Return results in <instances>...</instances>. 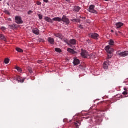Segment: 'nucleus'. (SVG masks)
<instances>
[{
    "mask_svg": "<svg viewBox=\"0 0 128 128\" xmlns=\"http://www.w3.org/2000/svg\"><path fill=\"white\" fill-rule=\"evenodd\" d=\"M40 20H42V16L41 14L38 15Z\"/></svg>",
    "mask_w": 128,
    "mask_h": 128,
    "instance_id": "34",
    "label": "nucleus"
},
{
    "mask_svg": "<svg viewBox=\"0 0 128 128\" xmlns=\"http://www.w3.org/2000/svg\"><path fill=\"white\" fill-rule=\"evenodd\" d=\"M105 50L108 54H112L114 52V49L110 48V46H108L105 48Z\"/></svg>",
    "mask_w": 128,
    "mask_h": 128,
    "instance_id": "4",
    "label": "nucleus"
},
{
    "mask_svg": "<svg viewBox=\"0 0 128 128\" xmlns=\"http://www.w3.org/2000/svg\"><path fill=\"white\" fill-rule=\"evenodd\" d=\"M80 68H82V66H80Z\"/></svg>",
    "mask_w": 128,
    "mask_h": 128,
    "instance_id": "43",
    "label": "nucleus"
},
{
    "mask_svg": "<svg viewBox=\"0 0 128 128\" xmlns=\"http://www.w3.org/2000/svg\"><path fill=\"white\" fill-rule=\"evenodd\" d=\"M45 20H46V22H50L51 24H53L52 20L48 17H45Z\"/></svg>",
    "mask_w": 128,
    "mask_h": 128,
    "instance_id": "19",
    "label": "nucleus"
},
{
    "mask_svg": "<svg viewBox=\"0 0 128 128\" xmlns=\"http://www.w3.org/2000/svg\"><path fill=\"white\" fill-rule=\"evenodd\" d=\"M79 28H80L81 30H82V28H84V27H82V25H80V26H79Z\"/></svg>",
    "mask_w": 128,
    "mask_h": 128,
    "instance_id": "38",
    "label": "nucleus"
},
{
    "mask_svg": "<svg viewBox=\"0 0 128 128\" xmlns=\"http://www.w3.org/2000/svg\"><path fill=\"white\" fill-rule=\"evenodd\" d=\"M73 63L74 66H78L80 64V62L78 59H74Z\"/></svg>",
    "mask_w": 128,
    "mask_h": 128,
    "instance_id": "15",
    "label": "nucleus"
},
{
    "mask_svg": "<svg viewBox=\"0 0 128 128\" xmlns=\"http://www.w3.org/2000/svg\"><path fill=\"white\" fill-rule=\"evenodd\" d=\"M124 90L125 92H123L122 94L124 96H126V94H128V90L126 88H124Z\"/></svg>",
    "mask_w": 128,
    "mask_h": 128,
    "instance_id": "25",
    "label": "nucleus"
},
{
    "mask_svg": "<svg viewBox=\"0 0 128 128\" xmlns=\"http://www.w3.org/2000/svg\"><path fill=\"white\" fill-rule=\"evenodd\" d=\"M75 44H76V40L74 39H72L70 40L69 44H68V46H74Z\"/></svg>",
    "mask_w": 128,
    "mask_h": 128,
    "instance_id": "7",
    "label": "nucleus"
},
{
    "mask_svg": "<svg viewBox=\"0 0 128 128\" xmlns=\"http://www.w3.org/2000/svg\"><path fill=\"white\" fill-rule=\"evenodd\" d=\"M37 4H38V6H41L42 5V2H37Z\"/></svg>",
    "mask_w": 128,
    "mask_h": 128,
    "instance_id": "35",
    "label": "nucleus"
},
{
    "mask_svg": "<svg viewBox=\"0 0 128 128\" xmlns=\"http://www.w3.org/2000/svg\"><path fill=\"white\" fill-rule=\"evenodd\" d=\"M44 2H46V4H48V0H44Z\"/></svg>",
    "mask_w": 128,
    "mask_h": 128,
    "instance_id": "39",
    "label": "nucleus"
},
{
    "mask_svg": "<svg viewBox=\"0 0 128 128\" xmlns=\"http://www.w3.org/2000/svg\"><path fill=\"white\" fill-rule=\"evenodd\" d=\"M89 36L94 38V40H98V37L99 36L98 34L96 33H92L89 34Z\"/></svg>",
    "mask_w": 128,
    "mask_h": 128,
    "instance_id": "6",
    "label": "nucleus"
},
{
    "mask_svg": "<svg viewBox=\"0 0 128 128\" xmlns=\"http://www.w3.org/2000/svg\"><path fill=\"white\" fill-rule=\"evenodd\" d=\"M72 122V120L69 122Z\"/></svg>",
    "mask_w": 128,
    "mask_h": 128,
    "instance_id": "46",
    "label": "nucleus"
},
{
    "mask_svg": "<svg viewBox=\"0 0 128 128\" xmlns=\"http://www.w3.org/2000/svg\"><path fill=\"white\" fill-rule=\"evenodd\" d=\"M62 22H65L66 24H70V20L66 18V16H64L62 18Z\"/></svg>",
    "mask_w": 128,
    "mask_h": 128,
    "instance_id": "3",
    "label": "nucleus"
},
{
    "mask_svg": "<svg viewBox=\"0 0 128 128\" xmlns=\"http://www.w3.org/2000/svg\"><path fill=\"white\" fill-rule=\"evenodd\" d=\"M10 28H16V26L14 25H10Z\"/></svg>",
    "mask_w": 128,
    "mask_h": 128,
    "instance_id": "37",
    "label": "nucleus"
},
{
    "mask_svg": "<svg viewBox=\"0 0 128 128\" xmlns=\"http://www.w3.org/2000/svg\"><path fill=\"white\" fill-rule=\"evenodd\" d=\"M74 125L76 126V128H78V126H80V122L77 121L76 122L74 123Z\"/></svg>",
    "mask_w": 128,
    "mask_h": 128,
    "instance_id": "21",
    "label": "nucleus"
},
{
    "mask_svg": "<svg viewBox=\"0 0 128 128\" xmlns=\"http://www.w3.org/2000/svg\"><path fill=\"white\" fill-rule=\"evenodd\" d=\"M83 20H86V17H84Z\"/></svg>",
    "mask_w": 128,
    "mask_h": 128,
    "instance_id": "44",
    "label": "nucleus"
},
{
    "mask_svg": "<svg viewBox=\"0 0 128 128\" xmlns=\"http://www.w3.org/2000/svg\"><path fill=\"white\" fill-rule=\"evenodd\" d=\"M6 14H10V12H8V11H6Z\"/></svg>",
    "mask_w": 128,
    "mask_h": 128,
    "instance_id": "41",
    "label": "nucleus"
},
{
    "mask_svg": "<svg viewBox=\"0 0 128 128\" xmlns=\"http://www.w3.org/2000/svg\"><path fill=\"white\" fill-rule=\"evenodd\" d=\"M81 56H82V58H88V53L86 52V50H82Z\"/></svg>",
    "mask_w": 128,
    "mask_h": 128,
    "instance_id": "5",
    "label": "nucleus"
},
{
    "mask_svg": "<svg viewBox=\"0 0 128 128\" xmlns=\"http://www.w3.org/2000/svg\"><path fill=\"white\" fill-rule=\"evenodd\" d=\"M8 6H10V4L8 3Z\"/></svg>",
    "mask_w": 128,
    "mask_h": 128,
    "instance_id": "48",
    "label": "nucleus"
},
{
    "mask_svg": "<svg viewBox=\"0 0 128 128\" xmlns=\"http://www.w3.org/2000/svg\"><path fill=\"white\" fill-rule=\"evenodd\" d=\"M1 30L2 32H4V30H6V28H4V27H2L1 28Z\"/></svg>",
    "mask_w": 128,
    "mask_h": 128,
    "instance_id": "31",
    "label": "nucleus"
},
{
    "mask_svg": "<svg viewBox=\"0 0 128 128\" xmlns=\"http://www.w3.org/2000/svg\"><path fill=\"white\" fill-rule=\"evenodd\" d=\"M4 62H5V64H9L10 59H8V58L5 59Z\"/></svg>",
    "mask_w": 128,
    "mask_h": 128,
    "instance_id": "29",
    "label": "nucleus"
},
{
    "mask_svg": "<svg viewBox=\"0 0 128 128\" xmlns=\"http://www.w3.org/2000/svg\"><path fill=\"white\" fill-rule=\"evenodd\" d=\"M80 9L81 8L78 6H75L74 8V12H78L80 10Z\"/></svg>",
    "mask_w": 128,
    "mask_h": 128,
    "instance_id": "13",
    "label": "nucleus"
},
{
    "mask_svg": "<svg viewBox=\"0 0 128 128\" xmlns=\"http://www.w3.org/2000/svg\"><path fill=\"white\" fill-rule=\"evenodd\" d=\"M9 20H10V19H9Z\"/></svg>",
    "mask_w": 128,
    "mask_h": 128,
    "instance_id": "51",
    "label": "nucleus"
},
{
    "mask_svg": "<svg viewBox=\"0 0 128 128\" xmlns=\"http://www.w3.org/2000/svg\"><path fill=\"white\" fill-rule=\"evenodd\" d=\"M110 64V61H106L104 64V68L105 70H108V65Z\"/></svg>",
    "mask_w": 128,
    "mask_h": 128,
    "instance_id": "11",
    "label": "nucleus"
},
{
    "mask_svg": "<svg viewBox=\"0 0 128 128\" xmlns=\"http://www.w3.org/2000/svg\"><path fill=\"white\" fill-rule=\"evenodd\" d=\"M32 14V11L30 10L28 12V14Z\"/></svg>",
    "mask_w": 128,
    "mask_h": 128,
    "instance_id": "36",
    "label": "nucleus"
},
{
    "mask_svg": "<svg viewBox=\"0 0 128 128\" xmlns=\"http://www.w3.org/2000/svg\"><path fill=\"white\" fill-rule=\"evenodd\" d=\"M42 63H44V61L42 60H39L38 61V64H42Z\"/></svg>",
    "mask_w": 128,
    "mask_h": 128,
    "instance_id": "32",
    "label": "nucleus"
},
{
    "mask_svg": "<svg viewBox=\"0 0 128 128\" xmlns=\"http://www.w3.org/2000/svg\"><path fill=\"white\" fill-rule=\"evenodd\" d=\"M16 50L18 52H23L24 50L20 48H16Z\"/></svg>",
    "mask_w": 128,
    "mask_h": 128,
    "instance_id": "26",
    "label": "nucleus"
},
{
    "mask_svg": "<svg viewBox=\"0 0 128 128\" xmlns=\"http://www.w3.org/2000/svg\"><path fill=\"white\" fill-rule=\"evenodd\" d=\"M56 38H60V40H62L64 36L61 34H54Z\"/></svg>",
    "mask_w": 128,
    "mask_h": 128,
    "instance_id": "16",
    "label": "nucleus"
},
{
    "mask_svg": "<svg viewBox=\"0 0 128 128\" xmlns=\"http://www.w3.org/2000/svg\"><path fill=\"white\" fill-rule=\"evenodd\" d=\"M62 40H63V42H66V44H68L70 42H68V40L66 38H62Z\"/></svg>",
    "mask_w": 128,
    "mask_h": 128,
    "instance_id": "24",
    "label": "nucleus"
},
{
    "mask_svg": "<svg viewBox=\"0 0 128 128\" xmlns=\"http://www.w3.org/2000/svg\"><path fill=\"white\" fill-rule=\"evenodd\" d=\"M102 102H100V104H102Z\"/></svg>",
    "mask_w": 128,
    "mask_h": 128,
    "instance_id": "49",
    "label": "nucleus"
},
{
    "mask_svg": "<svg viewBox=\"0 0 128 128\" xmlns=\"http://www.w3.org/2000/svg\"><path fill=\"white\" fill-rule=\"evenodd\" d=\"M52 20H54V22H62V18L59 17H57L53 18Z\"/></svg>",
    "mask_w": 128,
    "mask_h": 128,
    "instance_id": "18",
    "label": "nucleus"
},
{
    "mask_svg": "<svg viewBox=\"0 0 128 128\" xmlns=\"http://www.w3.org/2000/svg\"><path fill=\"white\" fill-rule=\"evenodd\" d=\"M94 8L96 6L94 5H91L89 7V8L88 10V12H92V14H98V12L96 10H94Z\"/></svg>",
    "mask_w": 128,
    "mask_h": 128,
    "instance_id": "1",
    "label": "nucleus"
},
{
    "mask_svg": "<svg viewBox=\"0 0 128 128\" xmlns=\"http://www.w3.org/2000/svg\"><path fill=\"white\" fill-rule=\"evenodd\" d=\"M0 38L2 40H4V42H6V38L2 34H0Z\"/></svg>",
    "mask_w": 128,
    "mask_h": 128,
    "instance_id": "17",
    "label": "nucleus"
},
{
    "mask_svg": "<svg viewBox=\"0 0 128 128\" xmlns=\"http://www.w3.org/2000/svg\"><path fill=\"white\" fill-rule=\"evenodd\" d=\"M2 0H0V2H2Z\"/></svg>",
    "mask_w": 128,
    "mask_h": 128,
    "instance_id": "50",
    "label": "nucleus"
},
{
    "mask_svg": "<svg viewBox=\"0 0 128 128\" xmlns=\"http://www.w3.org/2000/svg\"><path fill=\"white\" fill-rule=\"evenodd\" d=\"M64 122H68V120L66 118H65L64 120Z\"/></svg>",
    "mask_w": 128,
    "mask_h": 128,
    "instance_id": "33",
    "label": "nucleus"
},
{
    "mask_svg": "<svg viewBox=\"0 0 128 128\" xmlns=\"http://www.w3.org/2000/svg\"><path fill=\"white\" fill-rule=\"evenodd\" d=\"M55 50L56 52H59V53L62 52V50L58 48H56Z\"/></svg>",
    "mask_w": 128,
    "mask_h": 128,
    "instance_id": "27",
    "label": "nucleus"
},
{
    "mask_svg": "<svg viewBox=\"0 0 128 128\" xmlns=\"http://www.w3.org/2000/svg\"><path fill=\"white\" fill-rule=\"evenodd\" d=\"M66 2H70V0H66Z\"/></svg>",
    "mask_w": 128,
    "mask_h": 128,
    "instance_id": "42",
    "label": "nucleus"
},
{
    "mask_svg": "<svg viewBox=\"0 0 128 128\" xmlns=\"http://www.w3.org/2000/svg\"><path fill=\"white\" fill-rule=\"evenodd\" d=\"M48 42L50 44H54V38H48Z\"/></svg>",
    "mask_w": 128,
    "mask_h": 128,
    "instance_id": "12",
    "label": "nucleus"
},
{
    "mask_svg": "<svg viewBox=\"0 0 128 128\" xmlns=\"http://www.w3.org/2000/svg\"><path fill=\"white\" fill-rule=\"evenodd\" d=\"M68 52H70V54H76V52H74V50H72L70 48H68Z\"/></svg>",
    "mask_w": 128,
    "mask_h": 128,
    "instance_id": "20",
    "label": "nucleus"
},
{
    "mask_svg": "<svg viewBox=\"0 0 128 128\" xmlns=\"http://www.w3.org/2000/svg\"><path fill=\"white\" fill-rule=\"evenodd\" d=\"M118 54L120 56H122V58H126V56H128V52L126 51L124 52H122L118 53Z\"/></svg>",
    "mask_w": 128,
    "mask_h": 128,
    "instance_id": "8",
    "label": "nucleus"
},
{
    "mask_svg": "<svg viewBox=\"0 0 128 128\" xmlns=\"http://www.w3.org/2000/svg\"><path fill=\"white\" fill-rule=\"evenodd\" d=\"M74 22H80V20L78 19H75L74 20Z\"/></svg>",
    "mask_w": 128,
    "mask_h": 128,
    "instance_id": "30",
    "label": "nucleus"
},
{
    "mask_svg": "<svg viewBox=\"0 0 128 128\" xmlns=\"http://www.w3.org/2000/svg\"><path fill=\"white\" fill-rule=\"evenodd\" d=\"M29 72L30 74H32V70H30Z\"/></svg>",
    "mask_w": 128,
    "mask_h": 128,
    "instance_id": "40",
    "label": "nucleus"
},
{
    "mask_svg": "<svg viewBox=\"0 0 128 128\" xmlns=\"http://www.w3.org/2000/svg\"><path fill=\"white\" fill-rule=\"evenodd\" d=\"M24 80L25 79L22 78L20 76H17V80L18 82H21L22 84L23 82H24Z\"/></svg>",
    "mask_w": 128,
    "mask_h": 128,
    "instance_id": "10",
    "label": "nucleus"
},
{
    "mask_svg": "<svg viewBox=\"0 0 128 128\" xmlns=\"http://www.w3.org/2000/svg\"><path fill=\"white\" fill-rule=\"evenodd\" d=\"M112 32H114V30H112Z\"/></svg>",
    "mask_w": 128,
    "mask_h": 128,
    "instance_id": "47",
    "label": "nucleus"
},
{
    "mask_svg": "<svg viewBox=\"0 0 128 128\" xmlns=\"http://www.w3.org/2000/svg\"><path fill=\"white\" fill-rule=\"evenodd\" d=\"M116 28H120L122 26H124V24L122 22H119L118 23H116Z\"/></svg>",
    "mask_w": 128,
    "mask_h": 128,
    "instance_id": "9",
    "label": "nucleus"
},
{
    "mask_svg": "<svg viewBox=\"0 0 128 128\" xmlns=\"http://www.w3.org/2000/svg\"><path fill=\"white\" fill-rule=\"evenodd\" d=\"M109 44L110 46H114V42L113 40H110L109 42Z\"/></svg>",
    "mask_w": 128,
    "mask_h": 128,
    "instance_id": "22",
    "label": "nucleus"
},
{
    "mask_svg": "<svg viewBox=\"0 0 128 128\" xmlns=\"http://www.w3.org/2000/svg\"><path fill=\"white\" fill-rule=\"evenodd\" d=\"M105 2H108V0H104Z\"/></svg>",
    "mask_w": 128,
    "mask_h": 128,
    "instance_id": "45",
    "label": "nucleus"
},
{
    "mask_svg": "<svg viewBox=\"0 0 128 128\" xmlns=\"http://www.w3.org/2000/svg\"><path fill=\"white\" fill-rule=\"evenodd\" d=\"M15 20L16 24H24V22H22V18H20V16H16L15 18Z\"/></svg>",
    "mask_w": 128,
    "mask_h": 128,
    "instance_id": "2",
    "label": "nucleus"
},
{
    "mask_svg": "<svg viewBox=\"0 0 128 128\" xmlns=\"http://www.w3.org/2000/svg\"><path fill=\"white\" fill-rule=\"evenodd\" d=\"M32 32L34 34H36L37 36H38L40 34V30L38 28H34L32 30Z\"/></svg>",
    "mask_w": 128,
    "mask_h": 128,
    "instance_id": "14",
    "label": "nucleus"
},
{
    "mask_svg": "<svg viewBox=\"0 0 128 128\" xmlns=\"http://www.w3.org/2000/svg\"><path fill=\"white\" fill-rule=\"evenodd\" d=\"M16 70H18L19 72H20V73L22 72V70L20 67H18V66L16 67Z\"/></svg>",
    "mask_w": 128,
    "mask_h": 128,
    "instance_id": "23",
    "label": "nucleus"
},
{
    "mask_svg": "<svg viewBox=\"0 0 128 128\" xmlns=\"http://www.w3.org/2000/svg\"><path fill=\"white\" fill-rule=\"evenodd\" d=\"M112 54L108 53V57L106 58V60H110V58H112Z\"/></svg>",
    "mask_w": 128,
    "mask_h": 128,
    "instance_id": "28",
    "label": "nucleus"
}]
</instances>
